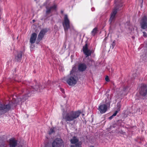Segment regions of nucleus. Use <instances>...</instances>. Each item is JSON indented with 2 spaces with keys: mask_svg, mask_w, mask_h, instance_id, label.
Returning a JSON list of instances; mask_svg holds the SVG:
<instances>
[{
  "mask_svg": "<svg viewBox=\"0 0 147 147\" xmlns=\"http://www.w3.org/2000/svg\"><path fill=\"white\" fill-rule=\"evenodd\" d=\"M17 140L14 138H11L9 140L10 147H16L17 144Z\"/></svg>",
  "mask_w": 147,
  "mask_h": 147,
  "instance_id": "nucleus-10",
  "label": "nucleus"
},
{
  "mask_svg": "<svg viewBox=\"0 0 147 147\" xmlns=\"http://www.w3.org/2000/svg\"><path fill=\"white\" fill-rule=\"evenodd\" d=\"M7 111H0V115H2L3 113H5L7 112Z\"/></svg>",
  "mask_w": 147,
  "mask_h": 147,
  "instance_id": "nucleus-23",
  "label": "nucleus"
},
{
  "mask_svg": "<svg viewBox=\"0 0 147 147\" xmlns=\"http://www.w3.org/2000/svg\"><path fill=\"white\" fill-rule=\"evenodd\" d=\"M81 113L80 111H63V118L66 122H70L78 117Z\"/></svg>",
  "mask_w": 147,
  "mask_h": 147,
  "instance_id": "nucleus-2",
  "label": "nucleus"
},
{
  "mask_svg": "<svg viewBox=\"0 0 147 147\" xmlns=\"http://www.w3.org/2000/svg\"><path fill=\"white\" fill-rule=\"evenodd\" d=\"M121 105L119 102L117 104V107L116 109L117 110H120Z\"/></svg>",
  "mask_w": 147,
  "mask_h": 147,
  "instance_id": "nucleus-21",
  "label": "nucleus"
},
{
  "mask_svg": "<svg viewBox=\"0 0 147 147\" xmlns=\"http://www.w3.org/2000/svg\"><path fill=\"white\" fill-rule=\"evenodd\" d=\"M143 36L145 37H147V35L146 33L145 32H143Z\"/></svg>",
  "mask_w": 147,
  "mask_h": 147,
  "instance_id": "nucleus-24",
  "label": "nucleus"
},
{
  "mask_svg": "<svg viewBox=\"0 0 147 147\" xmlns=\"http://www.w3.org/2000/svg\"><path fill=\"white\" fill-rule=\"evenodd\" d=\"M97 32V28H94L91 32V34L93 36H94Z\"/></svg>",
  "mask_w": 147,
  "mask_h": 147,
  "instance_id": "nucleus-17",
  "label": "nucleus"
},
{
  "mask_svg": "<svg viewBox=\"0 0 147 147\" xmlns=\"http://www.w3.org/2000/svg\"><path fill=\"white\" fill-rule=\"evenodd\" d=\"M57 6L54 5L53 6L50 7L49 8L47 9L46 13L47 14H48L50 13H52L53 11L56 10Z\"/></svg>",
  "mask_w": 147,
  "mask_h": 147,
  "instance_id": "nucleus-14",
  "label": "nucleus"
},
{
  "mask_svg": "<svg viewBox=\"0 0 147 147\" xmlns=\"http://www.w3.org/2000/svg\"><path fill=\"white\" fill-rule=\"evenodd\" d=\"M61 12L62 13H63V11H61Z\"/></svg>",
  "mask_w": 147,
  "mask_h": 147,
  "instance_id": "nucleus-32",
  "label": "nucleus"
},
{
  "mask_svg": "<svg viewBox=\"0 0 147 147\" xmlns=\"http://www.w3.org/2000/svg\"><path fill=\"white\" fill-rule=\"evenodd\" d=\"M117 12V8L115 7L113 9L111 14V16L110 19V21H111V22L115 18Z\"/></svg>",
  "mask_w": 147,
  "mask_h": 147,
  "instance_id": "nucleus-15",
  "label": "nucleus"
},
{
  "mask_svg": "<svg viewBox=\"0 0 147 147\" xmlns=\"http://www.w3.org/2000/svg\"><path fill=\"white\" fill-rule=\"evenodd\" d=\"M76 68L75 67H72L70 74L65 78L67 83L70 86H74L77 83L78 78L77 76L74 74V71Z\"/></svg>",
  "mask_w": 147,
  "mask_h": 147,
  "instance_id": "nucleus-3",
  "label": "nucleus"
},
{
  "mask_svg": "<svg viewBox=\"0 0 147 147\" xmlns=\"http://www.w3.org/2000/svg\"><path fill=\"white\" fill-rule=\"evenodd\" d=\"M33 21H34V20H33Z\"/></svg>",
  "mask_w": 147,
  "mask_h": 147,
  "instance_id": "nucleus-33",
  "label": "nucleus"
},
{
  "mask_svg": "<svg viewBox=\"0 0 147 147\" xmlns=\"http://www.w3.org/2000/svg\"><path fill=\"white\" fill-rule=\"evenodd\" d=\"M61 91L63 93H64V90L63 89H62V88H61Z\"/></svg>",
  "mask_w": 147,
  "mask_h": 147,
  "instance_id": "nucleus-26",
  "label": "nucleus"
},
{
  "mask_svg": "<svg viewBox=\"0 0 147 147\" xmlns=\"http://www.w3.org/2000/svg\"><path fill=\"white\" fill-rule=\"evenodd\" d=\"M47 32V30L45 29H43L41 30L38 35L37 40L39 41H40L43 37Z\"/></svg>",
  "mask_w": 147,
  "mask_h": 147,
  "instance_id": "nucleus-11",
  "label": "nucleus"
},
{
  "mask_svg": "<svg viewBox=\"0 0 147 147\" xmlns=\"http://www.w3.org/2000/svg\"><path fill=\"white\" fill-rule=\"evenodd\" d=\"M64 141L61 138H57L52 143V147H64Z\"/></svg>",
  "mask_w": 147,
  "mask_h": 147,
  "instance_id": "nucleus-6",
  "label": "nucleus"
},
{
  "mask_svg": "<svg viewBox=\"0 0 147 147\" xmlns=\"http://www.w3.org/2000/svg\"><path fill=\"white\" fill-rule=\"evenodd\" d=\"M1 13H0V19H1Z\"/></svg>",
  "mask_w": 147,
  "mask_h": 147,
  "instance_id": "nucleus-30",
  "label": "nucleus"
},
{
  "mask_svg": "<svg viewBox=\"0 0 147 147\" xmlns=\"http://www.w3.org/2000/svg\"><path fill=\"white\" fill-rule=\"evenodd\" d=\"M83 51L84 53L86 55V57L90 56L92 53V51L88 49L87 44L83 47Z\"/></svg>",
  "mask_w": 147,
  "mask_h": 147,
  "instance_id": "nucleus-9",
  "label": "nucleus"
},
{
  "mask_svg": "<svg viewBox=\"0 0 147 147\" xmlns=\"http://www.w3.org/2000/svg\"><path fill=\"white\" fill-rule=\"evenodd\" d=\"M105 104L100 105L98 108V109L100 110H107L109 109L110 107V101L109 100L106 101Z\"/></svg>",
  "mask_w": 147,
  "mask_h": 147,
  "instance_id": "nucleus-7",
  "label": "nucleus"
},
{
  "mask_svg": "<svg viewBox=\"0 0 147 147\" xmlns=\"http://www.w3.org/2000/svg\"><path fill=\"white\" fill-rule=\"evenodd\" d=\"M71 145L70 147H82V143L81 141H79V139L75 136H74L70 140Z\"/></svg>",
  "mask_w": 147,
  "mask_h": 147,
  "instance_id": "nucleus-5",
  "label": "nucleus"
},
{
  "mask_svg": "<svg viewBox=\"0 0 147 147\" xmlns=\"http://www.w3.org/2000/svg\"><path fill=\"white\" fill-rule=\"evenodd\" d=\"M141 95L145 96L147 94V86L144 84H142L140 92Z\"/></svg>",
  "mask_w": 147,
  "mask_h": 147,
  "instance_id": "nucleus-8",
  "label": "nucleus"
},
{
  "mask_svg": "<svg viewBox=\"0 0 147 147\" xmlns=\"http://www.w3.org/2000/svg\"><path fill=\"white\" fill-rule=\"evenodd\" d=\"M16 97V96H13L12 101L9 104L6 105H3L0 102V110H8L10 109H13L14 108L16 107L17 105L24 102L25 100L28 98L27 95H26L25 96L22 98H18L16 99L15 97Z\"/></svg>",
  "mask_w": 147,
  "mask_h": 147,
  "instance_id": "nucleus-1",
  "label": "nucleus"
},
{
  "mask_svg": "<svg viewBox=\"0 0 147 147\" xmlns=\"http://www.w3.org/2000/svg\"><path fill=\"white\" fill-rule=\"evenodd\" d=\"M32 88L34 89L36 91L38 90V89H40L42 88V86H35L32 87Z\"/></svg>",
  "mask_w": 147,
  "mask_h": 147,
  "instance_id": "nucleus-18",
  "label": "nucleus"
},
{
  "mask_svg": "<svg viewBox=\"0 0 147 147\" xmlns=\"http://www.w3.org/2000/svg\"><path fill=\"white\" fill-rule=\"evenodd\" d=\"M55 132L54 129L53 127L51 128L50 129V131L49 132V134L50 135Z\"/></svg>",
  "mask_w": 147,
  "mask_h": 147,
  "instance_id": "nucleus-20",
  "label": "nucleus"
},
{
  "mask_svg": "<svg viewBox=\"0 0 147 147\" xmlns=\"http://www.w3.org/2000/svg\"><path fill=\"white\" fill-rule=\"evenodd\" d=\"M118 113V111H115V112L111 116L109 117V120H111L114 117L116 116Z\"/></svg>",
  "mask_w": 147,
  "mask_h": 147,
  "instance_id": "nucleus-19",
  "label": "nucleus"
},
{
  "mask_svg": "<svg viewBox=\"0 0 147 147\" xmlns=\"http://www.w3.org/2000/svg\"><path fill=\"white\" fill-rule=\"evenodd\" d=\"M22 52L20 51L18 52L17 55L15 57V60L17 61L20 62L21 60L22 56Z\"/></svg>",
  "mask_w": 147,
  "mask_h": 147,
  "instance_id": "nucleus-16",
  "label": "nucleus"
},
{
  "mask_svg": "<svg viewBox=\"0 0 147 147\" xmlns=\"http://www.w3.org/2000/svg\"><path fill=\"white\" fill-rule=\"evenodd\" d=\"M115 40H114L112 44L111 45V48H112V49H113L115 46Z\"/></svg>",
  "mask_w": 147,
  "mask_h": 147,
  "instance_id": "nucleus-22",
  "label": "nucleus"
},
{
  "mask_svg": "<svg viewBox=\"0 0 147 147\" xmlns=\"http://www.w3.org/2000/svg\"><path fill=\"white\" fill-rule=\"evenodd\" d=\"M94 9V8H92L91 9V10L92 11H93Z\"/></svg>",
  "mask_w": 147,
  "mask_h": 147,
  "instance_id": "nucleus-28",
  "label": "nucleus"
},
{
  "mask_svg": "<svg viewBox=\"0 0 147 147\" xmlns=\"http://www.w3.org/2000/svg\"><path fill=\"white\" fill-rule=\"evenodd\" d=\"M63 25L65 32L70 28H73L72 24L70 23L69 19L67 15H65L64 18V21L63 22Z\"/></svg>",
  "mask_w": 147,
  "mask_h": 147,
  "instance_id": "nucleus-4",
  "label": "nucleus"
},
{
  "mask_svg": "<svg viewBox=\"0 0 147 147\" xmlns=\"http://www.w3.org/2000/svg\"><path fill=\"white\" fill-rule=\"evenodd\" d=\"M105 80L107 82H108L109 81L108 76H106L105 78Z\"/></svg>",
  "mask_w": 147,
  "mask_h": 147,
  "instance_id": "nucleus-25",
  "label": "nucleus"
},
{
  "mask_svg": "<svg viewBox=\"0 0 147 147\" xmlns=\"http://www.w3.org/2000/svg\"><path fill=\"white\" fill-rule=\"evenodd\" d=\"M18 147H23L22 146H19Z\"/></svg>",
  "mask_w": 147,
  "mask_h": 147,
  "instance_id": "nucleus-31",
  "label": "nucleus"
},
{
  "mask_svg": "<svg viewBox=\"0 0 147 147\" xmlns=\"http://www.w3.org/2000/svg\"><path fill=\"white\" fill-rule=\"evenodd\" d=\"M87 68V66L84 63L80 64L78 66V69L79 71H84Z\"/></svg>",
  "mask_w": 147,
  "mask_h": 147,
  "instance_id": "nucleus-13",
  "label": "nucleus"
},
{
  "mask_svg": "<svg viewBox=\"0 0 147 147\" xmlns=\"http://www.w3.org/2000/svg\"><path fill=\"white\" fill-rule=\"evenodd\" d=\"M89 147H94L93 146H89Z\"/></svg>",
  "mask_w": 147,
  "mask_h": 147,
  "instance_id": "nucleus-29",
  "label": "nucleus"
},
{
  "mask_svg": "<svg viewBox=\"0 0 147 147\" xmlns=\"http://www.w3.org/2000/svg\"><path fill=\"white\" fill-rule=\"evenodd\" d=\"M37 36V34L35 33L32 34L30 39V42L31 43H34L35 42Z\"/></svg>",
  "mask_w": 147,
  "mask_h": 147,
  "instance_id": "nucleus-12",
  "label": "nucleus"
},
{
  "mask_svg": "<svg viewBox=\"0 0 147 147\" xmlns=\"http://www.w3.org/2000/svg\"><path fill=\"white\" fill-rule=\"evenodd\" d=\"M100 111V113H105L106 111Z\"/></svg>",
  "mask_w": 147,
  "mask_h": 147,
  "instance_id": "nucleus-27",
  "label": "nucleus"
}]
</instances>
